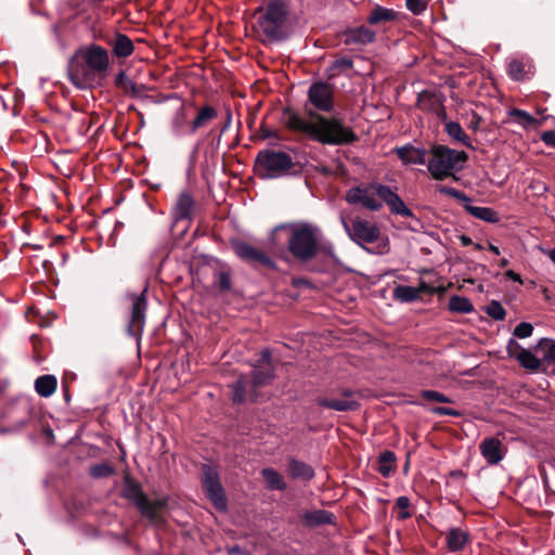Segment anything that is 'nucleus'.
<instances>
[{
  "label": "nucleus",
  "mask_w": 555,
  "mask_h": 555,
  "mask_svg": "<svg viewBox=\"0 0 555 555\" xmlns=\"http://www.w3.org/2000/svg\"><path fill=\"white\" fill-rule=\"evenodd\" d=\"M335 88L325 81L313 82L308 89V104L299 113L285 108L281 120L291 131L328 145L350 144L358 140L353 129L347 126L340 117H326L321 113H332L335 108Z\"/></svg>",
  "instance_id": "1"
},
{
  "label": "nucleus",
  "mask_w": 555,
  "mask_h": 555,
  "mask_svg": "<svg viewBox=\"0 0 555 555\" xmlns=\"http://www.w3.org/2000/svg\"><path fill=\"white\" fill-rule=\"evenodd\" d=\"M269 238L276 247L285 241L289 254L306 262L319 254L322 232L318 225L309 222H289L275 227Z\"/></svg>",
  "instance_id": "2"
},
{
  "label": "nucleus",
  "mask_w": 555,
  "mask_h": 555,
  "mask_svg": "<svg viewBox=\"0 0 555 555\" xmlns=\"http://www.w3.org/2000/svg\"><path fill=\"white\" fill-rule=\"evenodd\" d=\"M345 199L350 205H360L371 211H378L383 204H386L392 214L403 217L413 216L412 210L395 191L377 182L363 183L349 189Z\"/></svg>",
  "instance_id": "3"
},
{
  "label": "nucleus",
  "mask_w": 555,
  "mask_h": 555,
  "mask_svg": "<svg viewBox=\"0 0 555 555\" xmlns=\"http://www.w3.org/2000/svg\"><path fill=\"white\" fill-rule=\"evenodd\" d=\"M468 156L464 151H456L446 145L435 144L429 150L427 170L431 178L443 181L455 178L466 163Z\"/></svg>",
  "instance_id": "4"
},
{
  "label": "nucleus",
  "mask_w": 555,
  "mask_h": 555,
  "mask_svg": "<svg viewBox=\"0 0 555 555\" xmlns=\"http://www.w3.org/2000/svg\"><path fill=\"white\" fill-rule=\"evenodd\" d=\"M273 378V366L271 363V354L269 350L260 353L258 364L254 366L251 379L245 375L232 385L233 401L237 403L246 400L255 401L257 393L255 388L268 384Z\"/></svg>",
  "instance_id": "5"
},
{
  "label": "nucleus",
  "mask_w": 555,
  "mask_h": 555,
  "mask_svg": "<svg viewBox=\"0 0 555 555\" xmlns=\"http://www.w3.org/2000/svg\"><path fill=\"white\" fill-rule=\"evenodd\" d=\"M286 10L281 1L270 2L266 12L258 18V27L266 40L280 41L286 37L285 34Z\"/></svg>",
  "instance_id": "6"
},
{
  "label": "nucleus",
  "mask_w": 555,
  "mask_h": 555,
  "mask_svg": "<svg viewBox=\"0 0 555 555\" xmlns=\"http://www.w3.org/2000/svg\"><path fill=\"white\" fill-rule=\"evenodd\" d=\"M108 51L95 43L81 47L69 60L70 69H108Z\"/></svg>",
  "instance_id": "7"
},
{
  "label": "nucleus",
  "mask_w": 555,
  "mask_h": 555,
  "mask_svg": "<svg viewBox=\"0 0 555 555\" xmlns=\"http://www.w3.org/2000/svg\"><path fill=\"white\" fill-rule=\"evenodd\" d=\"M256 164L267 179H275L287 173L294 166L292 157L281 151H260L256 158Z\"/></svg>",
  "instance_id": "8"
},
{
  "label": "nucleus",
  "mask_w": 555,
  "mask_h": 555,
  "mask_svg": "<svg viewBox=\"0 0 555 555\" xmlns=\"http://www.w3.org/2000/svg\"><path fill=\"white\" fill-rule=\"evenodd\" d=\"M343 225L349 237L359 245L374 243L380 235V230L375 222L359 217L353 219L350 224L343 219Z\"/></svg>",
  "instance_id": "9"
},
{
  "label": "nucleus",
  "mask_w": 555,
  "mask_h": 555,
  "mask_svg": "<svg viewBox=\"0 0 555 555\" xmlns=\"http://www.w3.org/2000/svg\"><path fill=\"white\" fill-rule=\"evenodd\" d=\"M203 487L209 500L218 509L227 507L223 488L219 480L217 469L210 465L203 466Z\"/></svg>",
  "instance_id": "10"
},
{
  "label": "nucleus",
  "mask_w": 555,
  "mask_h": 555,
  "mask_svg": "<svg viewBox=\"0 0 555 555\" xmlns=\"http://www.w3.org/2000/svg\"><path fill=\"white\" fill-rule=\"evenodd\" d=\"M146 291L147 288L145 287L140 295L133 294L130 296L132 307L130 320L127 325V332L135 338L141 337L145 325V313L147 308L145 298Z\"/></svg>",
  "instance_id": "11"
},
{
  "label": "nucleus",
  "mask_w": 555,
  "mask_h": 555,
  "mask_svg": "<svg viewBox=\"0 0 555 555\" xmlns=\"http://www.w3.org/2000/svg\"><path fill=\"white\" fill-rule=\"evenodd\" d=\"M235 254L244 261L253 266H261L270 270H276L275 261L263 250L247 243H237L234 246Z\"/></svg>",
  "instance_id": "12"
},
{
  "label": "nucleus",
  "mask_w": 555,
  "mask_h": 555,
  "mask_svg": "<svg viewBox=\"0 0 555 555\" xmlns=\"http://www.w3.org/2000/svg\"><path fill=\"white\" fill-rule=\"evenodd\" d=\"M506 350L508 357L516 359L522 367L531 371L539 370L541 361L530 350L522 348L516 340L509 339Z\"/></svg>",
  "instance_id": "13"
},
{
  "label": "nucleus",
  "mask_w": 555,
  "mask_h": 555,
  "mask_svg": "<svg viewBox=\"0 0 555 555\" xmlns=\"http://www.w3.org/2000/svg\"><path fill=\"white\" fill-rule=\"evenodd\" d=\"M479 450L483 459L490 465H496L505 455L504 446L496 437L485 438L479 444Z\"/></svg>",
  "instance_id": "14"
},
{
  "label": "nucleus",
  "mask_w": 555,
  "mask_h": 555,
  "mask_svg": "<svg viewBox=\"0 0 555 555\" xmlns=\"http://www.w3.org/2000/svg\"><path fill=\"white\" fill-rule=\"evenodd\" d=\"M344 398L340 399H328V398H318L317 402L320 406L346 412V411H356L359 409V402L353 398V392L351 390L345 389L341 392Z\"/></svg>",
  "instance_id": "15"
},
{
  "label": "nucleus",
  "mask_w": 555,
  "mask_h": 555,
  "mask_svg": "<svg viewBox=\"0 0 555 555\" xmlns=\"http://www.w3.org/2000/svg\"><path fill=\"white\" fill-rule=\"evenodd\" d=\"M106 72H65V76L78 89H90L100 85Z\"/></svg>",
  "instance_id": "16"
},
{
  "label": "nucleus",
  "mask_w": 555,
  "mask_h": 555,
  "mask_svg": "<svg viewBox=\"0 0 555 555\" xmlns=\"http://www.w3.org/2000/svg\"><path fill=\"white\" fill-rule=\"evenodd\" d=\"M395 152L405 165H427L429 152L424 147L405 144L403 146L396 147Z\"/></svg>",
  "instance_id": "17"
},
{
  "label": "nucleus",
  "mask_w": 555,
  "mask_h": 555,
  "mask_svg": "<svg viewBox=\"0 0 555 555\" xmlns=\"http://www.w3.org/2000/svg\"><path fill=\"white\" fill-rule=\"evenodd\" d=\"M375 33L366 26H359L346 30L344 34V41L349 46H363L371 43L375 40Z\"/></svg>",
  "instance_id": "18"
},
{
  "label": "nucleus",
  "mask_w": 555,
  "mask_h": 555,
  "mask_svg": "<svg viewBox=\"0 0 555 555\" xmlns=\"http://www.w3.org/2000/svg\"><path fill=\"white\" fill-rule=\"evenodd\" d=\"M194 204V198L189 192H181L172 209V216L175 220L180 221L191 219Z\"/></svg>",
  "instance_id": "19"
},
{
  "label": "nucleus",
  "mask_w": 555,
  "mask_h": 555,
  "mask_svg": "<svg viewBox=\"0 0 555 555\" xmlns=\"http://www.w3.org/2000/svg\"><path fill=\"white\" fill-rule=\"evenodd\" d=\"M108 44L112 49L113 56L117 59H125L132 54L134 50L131 39L121 33H117L109 41Z\"/></svg>",
  "instance_id": "20"
},
{
  "label": "nucleus",
  "mask_w": 555,
  "mask_h": 555,
  "mask_svg": "<svg viewBox=\"0 0 555 555\" xmlns=\"http://www.w3.org/2000/svg\"><path fill=\"white\" fill-rule=\"evenodd\" d=\"M176 99L175 115L171 120V130L175 135L181 137L188 130V114L184 108V102L181 99Z\"/></svg>",
  "instance_id": "21"
},
{
  "label": "nucleus",
  "mask_w": 555,
  "mask_h": 555,
  "mask_svg": "<svg viewBox=\"0 0 555 555\" xmlns=\"http://www.w3.org/2000/svg\"><path fill=\"white\" fill-rule=\"evenodd\" d=\"M469 541V533L461 528H451L447 534V547L453 553L463 551Z\"/></svg>",
  "instance_id": "22"
},
{
  "label": "nucleus",
  "mask_w": 555,
  "mask_h": 555,
  "mask_svg": "<svg viewBox=\"0 0 555 555\" xmlns=\"http://www.w3.org/2000/svg\"><path fill=\"white\" fill-rule=\"evenodd\" d=\"M464 209L473 217L489 222L498 223L500 221L499 214L490 207L474 206L470 203L464 205Z\"/></svg>",
  "instance_id": "23"
},
{
  "label": "nucleus",
  "mask_w": 555,
  "mask_h": 555,
  "mask_svg": "<svg viewBox=\"0 0 555 555\" xmlns=\"http://www.w3.org/2000/svg\"><path fill=\"white\" fill-rule=\"evenodd\" d=\"M302 519L308 527L333 524L334 514L325 509H314L306 512Z\"/></svg>",
  "instance_id": "24"
},
{
  "label": "nucleus",
  "mask_w": 555,
  "mask_h": 555,
  "mask_svg": "<svg viewBox=\"0 0 555 555\" xmlns=\"http://www.w3.org/2000/svg\"><path fill=\"white\" fill-rule=\"evenodd\" d=\"M508 116L513 118V121L524 129L538 128L542 125L541 120H538L531 114L519 108H512L507 112Z\"/></svg>",
  "instance_id": "25"
},
{
  "label": "nucleus",
  "mask_w": 555,
  "mask_h": 555,
  "mask_svg": "<svg viewBox=\"0 0 555 555\" xmlns=\"http://www.w3.org/2000/svg\"><path fill=\"white\" fill-rule=\"evenodd\" d=\"M166 506V500L159 499L154 501H149L147 498L144 499V502L140 504L137 508L141 512V514L151 520H157L160 517V514Z\"/></svg>",
  "instance_id": "26"
},
{
  "label": "nucleus",
  "mask_w": 555,
  "mask_h": 555,
  "mask_svg": "<svg viewBox=\"0 0 555 555\" xmlns=\"http://www.w3.org/2000/svg\"><path fill=\"white\" fill-rule=\"evenodd\" d=\"M397 17L398 13L393 10L376 5L367 17V23L371 25H377L380 23L395 21Z\"/></svg>",
  "instance_id": "27"
},
{
  "label": "nucleus",
  "mask_w": 555,
  "mask_h": 555,
  "mask_svg": "<svg viewBox=\"0 0 555 555\" xmlns=\"http://www.w3.org/2000/svg\"><path fill=\"white\" fill-rule=\"evenodd\" d=\"M217 117V111L211 106H205L199 109L198 114L192 121L189 132L194 134L199 128L207 125L208 121Z\"/></svg>",
  "instance_id": "28"
},
{
  "label": "nucleus",
  "mask_w": 555,
  "mask_h": 555,
  "mask_svg": "<svg viewBox=\"0 0 555 555\" xmlns=\"http://www.w3.org/2000/svg\"><path fill=\"white\" fill-rule=\"evenodd\" d=\"M56 384L53 375H42L35 380V389L41 397L48 398L54 393Z\"/></svg>",
  "instance_id": "29"
},
{
  "label": "nucleus",
  "mask_w": 555,
  "mask_h": 555,
  "mask_svg": "<svg viewBox=\"0 0 555 555\" xmlns=\"http://www.w3.org/2000/svg\"><path fill=\"white\" fill-rule=\"evenodd\" d=\"M447 134L454 141L461 142L467 147H472V141L465 133L462 126L456 121H447L444 126Z\"/></svg>",
  "instance_id": "30"
},
{
  "label": "nucleus",
  "mask_w": 555,
  "mask_h": 555,
  "mask_svg": "<svg viewBox=\"0 0 555 555\" xmlns=\"http://www.w3.org/2000/svg\"><path fill=\"white\" fill-rule=\"evenodd\" d=\"M288 473L293 478H302L306 480L314 476V472L310 465L294 459L288 463Z\"/></svg>",
  "instance_id": "31"
},
{
  "label": "nucleus",
  "mask_w": 555,
  "mask_h": 555,
  "mask_svg": "<svg viewBox=\"0 0 555 555\" xmlns=\"http://www.w3.org/2000/svg\"><path fill=\"white\" fill-rule=\"evenodd\" d=\"M427 99L431 102L430 109L436 114V116L441 121H443L446 124L448 121L447 120V112H446L444 106L442 105L441 99L439 96H436V95L422 94L420 96V105H421L422 108H426L425 102H426Z\"/></svg>",
  "instance_id": "32"
},
{
  "label": "nucleus",
  "mask_w": 555,
  "mask_h": 555,
  "mask_svg": "<svg viewBox=\"0 0 555 555\" xmlns=\"http://www.w3.org/2000/svg\"><path fill=\"white\" fill-rule=\"evenodd\" d=\"M261 475L271 490H284L286 488V483L281 474L272 468H263Z\"/></svg>",
  "instance_id": "33"
},
{
  "label": "nucleus",
  "mask_w": 555,
  "mask_h": 555,
  "mask_svg": "<svg viewBox=\"0 0 555 555\" xmlns=\"http://www.w3.org/2000/svg\"><path fill=\"white\" fill-rule=\"evenodd\" d=\"M393 298L402 302H413L420 298V289L413 286L398 285Z\"/></svg>",
  "instance_id": "34"
},
{
  "label": "nucleus",
  "mask_w": 555,
  "mask_h": 555,
  "mask_svg": "<svg viewBox=\"0 0 555 555\" xmlns=\"http://www.w3.org/2000/svg\"><path fill=\"white\" fill-rule=\"evenodd\" d=\"M449 309L453 312L469 313L474 306L468 298L454 295L449 300Z\"/></svg>",
  "instance_id": "35"
},
{
  "label": "nucleus",
  "mask_w": 555,
  "mask_h": 555,
  "mask_svg": "<svg viewBox=\"0 0 555 555\" xmlns=\"http://www.w3.org/2000/svg\"><path fill=\"white\" fill-rule=\"evenodd\" d=\"M125 496L132 501L138 507L144 502L146 495L142 492L139 485L133 482H127L124 489Z\"/></svg>",
  "instance_id": "36"
},
{
  "label": "nucleus",
  "mask_w": 555,
  "mask_h": 555,
  "mask_svg": "<svg viewBox=\"0 0 555 555\" xmlns=\"http://www.w3.org/2000/svg\"><path fill=\"white\" fill-rule=\"evenodd\" d=\"M395 460H396V456H395L393 452L385 451L384 453H382L380 456H379V468H378V472L383 476H388L389 473L393 468L392 464H393Z\"/></svg>",
  "instance_id": "37"
},
{
  "label": "nucleus",
  "mask_w": 555,
  "mask_h": 555,
  "mask_svg": "<svg viewBox=\"0 0 555 555\" xmlns=\"http://www.w3.org/2000/svg\"><path fill=\"white\" fill-rule=\"evenodd\" d=\"M437 191L440 194H444V195L451 196L453 198H456L457 201L462 202L464 205L466 203L472 202V199L465 193H463L462 191H459L454 188L439 185V186H437Z\"/></svg>",
  "instance_id": "38"
},
{
  "label": "nucleus",
  "mask_w": 555,
  "mask_h": 555,
  "mask_svg": "<svg viewBox=\"0 0 555 555\" xmlns=\"http://www.w3.org/2000/svg\"><path fill=\"white\" fill-rule=\"evenodd\" d=\"M487 313L493 318L494 320L496 321H502L505 319V315H506V311L504 309V307L499 302V301H495V300H492L488 307H487Z\"/></svg>",
  "instance_id": "39"
},
{
  "label": "nucleus",
  "mask_w": 555,
  "mask_h": 555,
  "mask_svg": "<svg viewBox=\"0 0 555 555\" xmlns=\"http://www.w3.org/2000/svg\"><path fill=\"white\" fill-rule=\"evenodd\" d=\"M114 473L112 465L107 463H100L91 466L90 474L94 478L108 477Z\"/></svg>",
  "instance_id": "40"
},
{
  "label": "nucleus",
  "mask_w": 555,
  "mask_h": 555,
  "mask_svg": "<svg viewBox=\"0 0 555 555\" xmlns=\"http://www.w3.org/2000/svg\"><path fill=\"white\" fill-rule=\"evenodd\" d=\"M421 397L428 401L441 402V403H450L452 400L444 396L443 393L436 390H423L421 392Z\"/></svg>",
  "instance_id": "41"
},
{
  "label": "nucleus",
  "mask_w": 555,
  "mask_h": 555,
  "mask_svg": "<svg viewBox=\"0 0 555 555\" xmlns=\"http://www.w3.org/2000/svg\"><path fill=\"white\" fill-rule=\"evenodd\" d=\"M396 507L400 511L399 518L406 519L411 517V513L409 512L410 500L408 496H399L396 500Z\"/></svg>",
  "instance_id": "42"
},
{
  "label": "nucleus",
  "mask_w": 555,
  "mask_h": 555,
  "mask_svg": "<svg viewBox=\"0 0 555 555\" xmlns=\"http://www.w3.org/2000/svg\"><path fill=\"white\" fill-rule=\"evenodd\" d=\"M533 326L528 322L519 323L514 330V336L518 338H527L532 335Z\"/></svg>",
  "instance_id": "43"
},
{
  "label": "nucleus",
  "mask_w": 555,
  "mask_h": 555,
  "mask_svg": "<svg viewBox=\"0 0 555 555\" xmlns=\"http://www.w3.org/2000/svg\"><path fill=\"white\" fill-rule=\"evenodd\" d=\"M405 2L413 14H421L427 8V0H405Z\"/></svg>",
  "instance_id": "44"
},
{
  "label": "nucleus",
  "mask_w": 555,
  "mask_h": 555,
  "mask_svg": "<svg viewBox=\"0 0 555 555\" xmlns=\"http://www.w3.org/2000/svg\"><path fill=\"white\" fill-rule=\"evenodd\" d=\"M116 85L121 87L125 91L132 90L134 91V85L129 80L126 76L125 72H119L116 76Z\"/></svg>",
  "instance_id": "45"
},
{
  "label": "nucleus",
  "mask_w": 555,
  "mask_h": 555,
  "mask_svg": "<svg viewBox=\"0 0 555 555\" xmlns=\"http://www.w3.org/2000/svg\"><path fill=\"white\" fill-rule=\"evenodd\" d=\"M543 361L555 364V340H545Z\"/></svg>",
  "instance_id": "46"
},
{
  "label": "nucleus",
  "mask_w": 555,
  "mask_h": 555,
  "mask_svg": "<svg viewBox=\"0 0 555 555\" xmlns=\"http://www.w3.org/2000/svg\"><path fill=\"white\" fill-rule=\"evenodd\" d=\"M217 284L219 289L221 291H229L231 288V278L228 272H219L218 273V280Z\"/></svg>",
  "instance_id": "47"
},
{
  "label": "nucleus",
  "mask_w": 555,
  "mask_h": 555,
  "mask_svg": "<svg viewBox=\"0 0 555 555\" xmlns=\"http://www.w3.org/2000/svg\"><path fill=\"white\" fill-rule=\"evenodd\" d=\"M431 412L436 415H449V416H460L461 413L457 410H453L446 406H435L431 409Z\"/></svg>",
  "instance_id": "48"
},
{
  "label": "nucleus",
  "mask_w": 555,
  "mask_h": 555,
  "mask_svg": "<svg viewBox=\"0 0 555 555\" xmlns=\"http://www.w3.org/2000/svg\"><path fill=\"white\" fill-rule=\"evenodd\" d=\"M531 67L530 64H528L527 62H525L524 59H512L507 65V69H513V70H516V69H525V67Z\"/></svg>",
  "instance_id": "49"
},
{
  "label": "nucleus",
  "mask_w": 555,
  "mask_h": 555,
  "mask_svg": "<svg viewBox=\"0 0 555 555\" xmlns=\"http://www.w3.org/2000/svg\"><path fill=\"white\" fill-rule=\"evenodd\" d=\"M542 141L550 146L555 147V132L554 131H545L541 135Z\"/></svg>",
  "instance_id": "50"
},
{
  "label": "nucleus",
  "mask_w": 555,
  "mask_h": 555,
  "mask_svg": "<svg viewBox=\"0 0 555 555\" xmlns=\"http://www.w3.org/2000/svg\"><path fill=\"white\" fill-rule=\"evenodd\" d=\"M420 289V294L423 292V293H428V294H433L435 293V288L434 287H430L426 282L422 281L420 283V286L417 287Z\"/></svg>",
  "instance_id": "51"
},
{
  "label": "nucleus",
  "mask_w": 555,
  "mask_h": 555,
  "mask_svg": "<svg viewBox=\"0 0 555 555\" xmlns=\"http://www.w3.org/2000/svg\"><path fill=\"white\" fill-rule=\"evenodd\" d=\"M335 66L351 67L352 62L347 57H341L335 62Z\"/></svg>",
  "instance_id": "52"
},
{
  "label": "nucleus",
  "mask_w": 555,
  "mask_h": 555,
  "mask_svg": "<svg viewBox=\"0 0 555 555\" xmlns=\"http://www.w3.org/2000/svg\"><path fill=\"white\" fill-rule=\"evenodd\" d=\"M293 285L295 287H304V286H308L310 285L309 281L306 280V279H294L293 280Z\"/></svg>",
  "instance_id": "53"
},
{
  "label": "nucleus",
  "mask_w": 555,
  "mask_h": 555,
  "mask_svg": "<svg viewBox=\"0 0 555 555\" xmlns=\"http://www.w3.org/2000/svg\"><path fill=\"white\" fill-rule=\"evenodd\" d=\"M505 275H506L508 279L513 280V281L521 282V280H520V275H519V274H517V273H516L515 271H513V270H508V271H506V272H505Z\"/></svg>",
  "instance_id": "54"
},
{
  "label": "nucleus",
  "mask_w": 555,
  "mask_h": 555,
  "mask_svg": "<svg viewBox=\"0 0 555 555\" xmlns=\"http://www.w3.org/2000/svg\"><path fill=\"white\" fill-rule=\"evenodd\" d=\"M460 241L463 246H469L474 244L473 240L467 235H461Z\"/></svg>",
  "instance_id": "55"
},
{
  "label": "nucleus",
  "mask_w": 555,
  "mask_h": 555,
  "mask_svg": "<svg viewBox=\"0 0 555 555\" xmlns=\"http://www.w3.org/2000/svg\"><path fill=\"white\" fill-rule=\"evenodd\" d=\"M543 254L555 264V249H543Z\"/></svg>",
  "instance_id": "56"
},
{
  "label": "nucleus",
  "mask_w": 555,
  "mask_h": 555,
  "mask_svg": "<svg viewBox=\"0 0 555 555\" xmlns=\"http://www.w3.org/2000/svg\"><path fill=\"white\" fill-rule=\"evenodd\" d=\"M512 79L519 80L524 78V72L517 70V72H509Z\"/></svg>",
  "instance_id": "57"
},
{
  "label": "nucleus",
  "mask_w": 555,
  "mask_h": 555,
  "mask_svg": "<svg viewBox=\"0 0 555 555\" xmlns=\"http://www.w3.org/2000/svg\"><path fill=\"white\" fill-rule=\"evenodd\" d=\"M488 248H489V250H491L493 254H495V255H500V249H499V247H498V246H495V245H493V244H489V245H488Z\"/></svg>",
  "instance_id": "58"
},
{
  "label": "nucleus",
  "mask_w": 555,
  "mask_h": 555,
  "mask_svg": "<svg viewBox=\"0 0 555 555\" xmlns=\"http://www.w3.org/2000/svg\"><path fill=\"white\" fill-rule=\"evenodd\" d=\"M507 264H508V260L506 258L501 259V261H500L501 267H506Z\"/></svg>",
  "instance_id": "59"
},
{
  "label": "nucleus",
  "mask_w": 555,
  "mask_h": 555,
  "mask_svg": "<svg viewBox=\"0 0 555 555\" xmlns=\"http://www.w3.org/2000/svg\"><path fill=\"white\" fill-rule=\"evenodd\" d=\"M473 245H474L475 249H477V250H481L482 249V245L479 244V243H474Z\"/></svg>",
  "instance_id": "60"
}]
</instances>
